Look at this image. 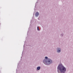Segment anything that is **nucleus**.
<instances>
[{
  "label": "nucleus",
  "instance_id": "nucleus-1",
  "mask_svg": "<svg viewBox=\"0 0 73 73\" xmlns=\"http://www.w3.org/2000/svg\"><path fill=\"white\" fill-rule=\"evenodd\" d=\"M57 69L58 70H59L60 71V72L58 70V73H64V72L66 71V68L61 64L59 65Z\"/></svg>",
  "mask_w": 73,
  "mask_h": 73
},
{
  "label": "nucleus",
  "instance_id": "nucleus-2",
  "mask_svg": "<svg viewBox=\"0 0 73 73\" xmlns=\"http://www.w3.org/2000/svg\"><path fill=\"white\" fill-rule=\"evenodd\" d=\"M51 60H49L48 61L46 62V60H43L44 63H45V62H46V63H47V65H49L51 62Z\"/></svg>",
  "mask_w": 73,
  "mask_h": 73
},
{
  "label": "nucleus",
  "instance_id": "nucleus-3",
  "mask_svg": "<svg viewBox=\"0 0 73 73\" xmlns=\"http://www.w3.org/2000/svg\"><path fill=\"white\" fill-rule=\"evenodd\" d=\"M58 50L57 51V52H60V51H61V49L60 48H58Z\"/></svg>",
  "mask_w": 73,
  "mask_h": 73
},
{
  "label": "nucleus",
  "instance_id": "nucleus-4",
  "mask_svg": "<svg viewBox=\"0 0 73 73\" xmlns=\"http://www.w3.org/2000/svg\"><path fill=\"white\" fill-rule=\"evenodd\" d=\"M38 14L39 13H36V17H37V16H38Z\"/></svg>",
  "mask_w": 73,
  "mask_h": 73
},
{
  "label": "nucleus",
  "instance_id": "nucleus-5",
  "mask_svg": "<svg viewBox=\"0 0 73 73\" xmlns=\"http://www.w3.org/2000/svg\"><path fill=\"white\" fill-rule=\"evenodd\" d=\"M37 70H40V67H37Z\"/></svg>",
  "mask_w": 73,
  "mask_h": 73
},
{
  "label": "nucleus",
  "instance_id": "nucleus-6",
  "mask_svg": "<svg viewBox=\"0 0 73 73\" xmlns=\"http://www.w3.org/2000/svg\"><path fill=\"white\" fill-rule=\"evenodd\" d=\"M37 29L38 31H39V28L38 27H37Z\"/></svg>",
  "mask_w": 73,
  "mask_h": 73
},
{
  "label": "nucleus",
  "instance_id": "nucleus-7",
  "mask_svg": "<svg viewBox=\"0 0 73 73\" xmlns=\"http://www.w3.org/2000/svg\"><path fill=\"white\" fill-rule=\"evenodd\" d=\"M45 58H46V59H48V57L46 56L45 57Z\"/></svg>",
  "mask_w": 73,
  "mask_h": 73
}]
</instances>
